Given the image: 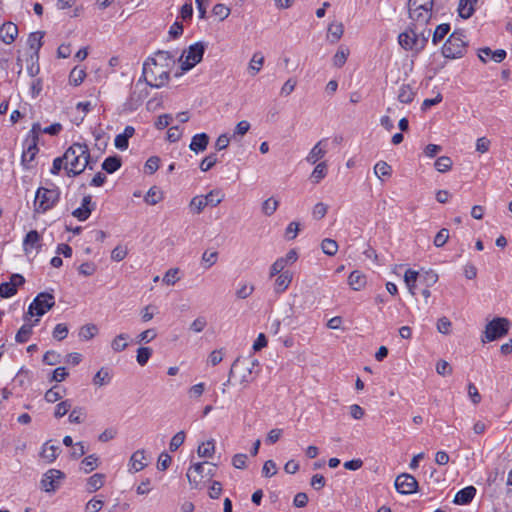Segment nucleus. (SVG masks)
<instances>
[{"instance_id":"3c124183","label":"nucleus","mask_w":512,"mask_h":512,"mask_svg":"<svg viewBox=\"0 0 512 512\" xmlns=\"http://www.w3.org/2000/svg\"><path fill=\"white\" fill-rule=\"evenodd\" d=\"M220 191L213 190L210 191L207 195H203L204 200L207 202V206L216 207L223 200V196L220 195Z\"/></svg>"},{"instance_id":"9b49d317","label":"nucleus","mask_w":512,"mask_h":512,"mask_svg":"<svg viewBox=\"0 0 512 512\" xmlns=\"http://www.w3.org/2000/svg\"><path fill=\"white\" fill-rule=\"evenodd\" d=\"M400 46L405 50H415L419 44V37L413 29L400 33L398 36Z\"/></svg>"},{"instance_id":"c85d7f7f","label":"nucleus","mask_w":512,"mask_h":512,"mask_svg":"<svg viewBox=\"0 0 512 512\" xmlns=\"http://www.w3.org/2000/svg\"><path fill=\"white\" fill-rule=\"evenodd\" d=\"M415 97V93L410 85H401L398 93V100L403 104H410Z\"/></svg>"},{"instance_id":"69168bd1","label":"nucleus","mask_w":512,"mask_h":512,"mask_svg":"<svg viewBox=\"0 0 512 512\" xmlns=\"http://www.w3.org/2000/svg\"><path fill=\"white\" fill-rule=\"evenodd\" d=\"M160 159L157 156L150 157L145 163V172L147 174H154L159 168Z\"/></svg>"},{"instance_id":"f704fd0d","label":"nucleus","mask_w":512,"mask_h":512,"mask_svg":"<svg viewBox=\"0 0 512 512\" xmlns=\"http://www.w3.org/2000/svg\"><path fill=\"white\" fill-rule=\"evenodd\" d=\"M374 173L379 179H382L391 176L392 168L387 162L379 161L374 166Z\"/></svg>"},{"instance_id":"e433bc0d","label":"nucleus","mask_w":512,"mask_h":512,"mask_svg":"<svg viewBox=\"0 0 512 512\" xmlns=\"http://www.w3.org/2000/svg\"><path fill=\"white\" fill-rule=\"evenodd\" d=\"M215 450L214 440H208L198 446L197 452L200 457H211Z\"/></svg>"},{"instance_id":"7ed1b4c3","label":"nucleus","mask_w":512,"mask_h":512,"mask_svg":"<svg viewBox=\"0 0 512 512\" xmlns=\"http://www.w3.org/2000/svg\"><path fill=\"white\" fill-rule=\"evenodd\" d=\"M468 43L463 30H455L442 47V55L448 59H457L464 56Z\"/></svg>"},{"instance_id":"473e14b6","label":"nucleus","mask_w":512,"mask_h":512,"mask_svg":"<svg viewBox=\"0 0 512 512\" xmlns=\"http://www.w3.org/2000/svg\"><path fill=\"white\" fill-rule=\"evenodd\" d=\"M263 63L264 56L259 52L254 53L249 63V71L252 76H255L261 70Z\"/></svg>"},{"instance_id":"6e6552de","label":"nucleus","mask_w":512,"mask_h":512,"mask_svg":"<svg viewBox=\"0 0 512 512\" xmlns=\"http://www.w3.org/2000/svg\"><path fill=\"white\" fill-rule=\"evenodd\" d=\"M206 45L203 42H196L189 46L186 59L181 64L183 71H189L203 59Z\"/></svg>"},{"instance_id":"cd10ccee","label":"nucleus","mask_w":512,"mask_h":512,"mask_svg":"<svg viewBox=\"0 0 512 512\" xmlns=\"http://www.w3.org/2000/svg\"><path fill=\"white\" fill-rule=\"evenodd\" d=\"M163 199V194L157 186H152L144 196V201L148 205H156Z\"/></svg>"},{"instance_id":"774afa93","label":"nucleus","mask_w":512,"mask_h":512,"mask_svg":"<svg viewBox=\"0 0 512 512\" xmlns=\"http://www.w3.org/2000/svg\"><path fill=\"white\" fill-rule=\"evenodd\" d=\"M128 253V249L126 246L124 245H118L117 247H115L111 253V258L112 260L114 261H121L123 260L126 255Z\"/></svg>"},{"instance_id":"de8ad7c7","label":"nucleus","mask_w":512,"mask_h":512,"mask_svg":"<svg viewBox=\"0 0 512 512\" xmlns=\"http://www.w3.org/2000/svg\"><path fill=\"white\" fill-rule=\"evenodd\" d=\"M153 350L150 347H140L137 350L136 360L139 365L144 366L151 357Z\"/></svg>"},{"instance_id":"8fccbe9b","label":"nucleus","mask_w":512,"mask_h":512,"mask_svg":"<svg viewBox=\"0 0 512 512\" xmlns=\"http://www.w3.org/2000/svg\"><path fill=\"white\" fill-rule=\"evenodd\" d=\"M97 331H98V329H97L96 325L87 324V325H84L83 327H81V329L79 331V337L83 340H89V339H92L96 335Z\"/></svg>"},{"instance_id":"1a4fd4ad","label":"nucleus","mask_w":512,"mask_h":512,"mask_svg":"<svg viewBox=\"0 0 512 512\" xmlns=\"http://www.w3.org/2000/svg\"><path fill=\"white\" fill-rule=\"evenodd\" d=\"M395 488L400 494H412L417 491L418 482L410 474H401L395 480Z\"/></svg>"},{"instance_id":"49530a36","label":"nucleus","mask_w":512,"mask_h":512,"mask_svg":"<svg viewBox=\"0 0 512 512\" xmlns=\"http://www.w3.org/2000/svg\"><path fill=\"white\" fill-rule=\"evenodd\" d=\"M437 281L438 274L433 270H429L423 274H420V282L423 283L425 287H432Z\"/></svg>"},{"instance_id":"79ce46f5","label":"nucleus","mask_w":512,"mask_h":512,"mask_svg":"<svg viewBox=\"0 0 512 512\" xmlns=\"http://www.w3.org/2000/svg\"><path fill=\"white\" fill-rule=\"evenodd\" d=\"M189 207L194 213L200 214L207 207V202L203 195L195 196L191 199Z\"/></svg>"},{"instance_id":"4468645a","label":"nucleus","mask_w":512,"mask_h":512,"mask_svg":"<svg viewBox=\"0 0 512 512\" xmlns=\"http://www.w3.org/2000/svg\"><path fill=\"white\" fill-rule=\"evenodd\" d=\"M476 492V488L472 485L464 487L456 493L453 502L457 505H467L472 502Z\"/></svg>"},{"instance_id":"4c0bfd02","label":"nucleus","mask_w":512,"mask_h":512,"mask_svg":"<svg viewBox=\"0 0 512 512\" xmlns=\"http://www.w3.org/2000/svg\"><path fill=\"white\" fill-rule=\"evenodd\" d=\"M327 174V165L325 162L318 163L311 174L313 183H319Z\"/></svg>"},{"instance_id":"dca6fc26","label":"nucleus","mask_w":512,"mask_h":512,"mask_svg":"<svg viewBox=\"0 0 512 512\" xmlns=\"http://www.w3.org/2000/svg\"><path fill=\"white\" fill-rule=\"evenodd\" d=\"M209 143V136L207 133L202 132L195 134L190 142L189 148L195 153H200L206 150Z\"/></svg>"},{"instance_id":"412c9836","label":"nucleus","mask_w":512,"mask_h":512,"mask_svg":"<svg viewBox=\"0 0 512 512\" xmlns=\"http://www.w3.org/2000/svg\"><path fill=\"white\" fill-rule=\"evenodd\" d=\"M292 281V273L288 270L282 272L275 280V292L282 293L284 292L290 285Z\"/></svg>"},{"instance_id":"6e6d98bb","label":"nucleus","mask_w":512,"mask_h":512,"mask_svg":"<svg viewBox=\"0 0 512 512\" xmlns=\"http://www.w3.org/2000/svg\"><path fill=\"white\" fill-rule=\"evenodd\" d=\"M218 162L217 155L215 153H211L206 156L200 163V170L203 172H207L210 170L216 163Z\"/></svg>"},{"instance_id":"5fc2aeb1","label":"nucleus","mask_w":512,"mask_h":512,"mask_svg":"<svg viewBox=\"0 0 512 512\" xmlns=\"http://www.w3.org/2000/svg\"><path fill=\"white\" fill-rule=\"evenodd\" d=\"M212 14L217 16L220 21L225 20L230 15V8L225 4L218 3L214 5L212 9Z\"/></svg>"},{"instance_id":"2eb2a0df","label":"nucleus","mask_w":512,"mask_h":512,"mask_svg":"<svg viewBox=\"0 0 512 512\" xmlns=\"http://www.w3.org/2000/svg\"><path fill=\"white\" fill-rule=\"evenodd\" d=\"M18 35V27L12 22H6L0 27V39L5 44H11Z\"/></svg>"},{"instance_id":"37998d69","label":"nucleus","mask_w":512,"mask_h":512,"mask_svg":"<svg viewBox=\"0 0 512 512\" xmlns=\"http://www.w3.org/2000/svg\"><path fill=\"white\" fill-rule=\"evenodd\" d=\"M64 389L59 386H54L45 393V400L49 403H54L63 397Z\"/></svg>"},{"instance_id":"2f4dec72","label":"nucleus","mask_w":512,"mask_h":512,"mask_svg":"<svg viewBox=\"0 0 512 512\" xmlns=\"http://www.w3.org/2000/svg\"><path fill=\"white\" fill-rule=\"evenodd\" d=\"M155 59H158V62H162V65H165L168 69L175 63L174 55L169 51L159 50L155 53Z\"/></svg>"},{"instance_id":"a19ab883","label":"nucleus","mask_w":512,"mask_h":512,"mask_svg":"<svg viewBox=\"0 0 512 512\" xmlns=\"http://www.w3.org/2000/svg\"><path fill=\"white\" fill-rule=\"evenodd\" d=\"M450 31V25L443 23L436 27L433 36L432 42L433 44H438Z\"/></svg>"},{"instance_id":"f3484780","label":"nucleus","mask_w":512,"mask_h":512,"mask_svg":"<svg viewBox=\"0 0 512 512\" xmlns=\"http://www.w3.org/2000/svg\"><path fill=\"white\" fill-rule=\"evenodd\" d=\"M37 143L38 142H34V140H25V149L22 153V163L26 168H30L29 163L34 160L38 152Z\"/></svg>"},{"instance_id":"58836bf2","label":"nucleus","mask_w":512,"mask_h":512,"mask_svg":"<svg viewBox=\"0 0 512 512\" xmlns=\"http://www.w3.org/2000/svg\"><path fill=\"white\" fill-rule=\"evenodd\" d=\"M121 166V159L117 156H111L104 160L102 168L107 173L115 172Z\"/></svg>"},{"instance_id":"338daca9","label":"nucleus","mask_w":512,"mask_h":512,"mask_svg":"<svg viewBox=\"0 0 512 512\" xmlns=\"http://www.w3.org/2000/svg\"><path fill=\"white\" fill-rule=\"evenodd\" d=\"M60 361L61 355L55 351H47L43 356V362L47 365H56Z\"/></svg>"},{"instance_id":"393cba45","label":"nucleus","mask_w":512,"mask_h":512,"mask_svg":"<svg viewBox=\"0 0 512 512\" xmlns=\"http://www.w3.org/2000/svg\"><path fill=\"white\" fill-rule=\"evenodd\" d=\"M417 280L420 281V274L418 271L407 269L404 274V281L405 284L409 290V292L412 295H415V288H416V282Z\"/></svg>"},{"instance_id":"864d4df0","label":"nucleus","mask_w":512,"mask_h":512,"mask_svg":"<svg viewBox=\"0 0 512 512\" xmlns=\"http://www.w3.org/2000/svg\"><path fill=\"white\" fill-rule=\"evenodd\" d=\"M278 205L279 202L276 199L268 198L262 204V212L267 216H271L277 210Z\"/></svg>"},{"instance_id":"39448f33","label":"nucleus","mask_w":512,"mask_h":512,"mask_svg":"<svg viewBox=\"0 0 512 512\" xmlns=\"http://www.w3.org/2000/svg\"><path fill=\"white\" fill-rule=\"evenodd\" d=\"M434 0H408L409 17L413 21L427 23L432 16Z\"/></svg>"},{"instance_id":"b1692460","label":"nucleus","mask_w":512,"mask_h":512,"mask_svg":"<svg viewBox=\"0 0 512 512\" xmlns=\"http://www.w3.org/2000/svg\"><path fill=\"white\" fill-rule=\"evenodd\" d=\"M344 33V26L341 22L331 23L328 27L327 38L331 43H336Z\"/></svg>"},{"instance_id":"423d86ee","label":"nucleus","mask_w":512,"mask_h":512,"mask_svg":"<svg viewBox=\"0 0 512 512\" xmlns=\"http://www.w3.org/2000/svg\"><path fill=\"white\" fill-rule=\"evenodd\" d=\"M510 322L503 317H496L490 321L481 337L483 343L495 341L505 336L509 331Z\"/></svg>"},{"instance_id":"a211bd4d","label":"nucleus","mask_w":512,"mask_h":512,"mask_svg":"<svg viewBox=\"0 0 512 512\" xmlns=\"http://www.w3.org/2000/svg\"><path fill=\"white\" fill-rule=\"evenodd\" d=\"M366 283L367 278L365 274L359 270L352 271L348 277V284L354 291H360L366 286Z\"/></svg>"},{"instance_id":"4be33fe9","label":"nucleus","mask_w":512,"mask_h":512,"mask_svg":"<svg viewBox=\"0 0 512 512\" xmlns=\"http://www.w3.org/2000/svg\"><path fill=\"white\" fill-rule=\"evenodd\" d=\"M326 139H321L309 152L307 161L311 164H315L318 160L323 158L326 154V150L322 148V145L326 143Z\"/></svg>"},{"instance_id":"bf43d9fd","label":"nucleus","mask_w":512,"mask_h":512,"mask_svg":"<svg viewBox=\"0 0 512 512\" xmlns=\"http://www.w3.org/2000/svg\"><path fill=\"white\" fill-rule=\"evenodd\" d=\"M112 349L116 352L123 351L128 346L127 337L125 334L118 335L113 341H112Z\"/></svg>"},{"instance_id":"ea45409f","label":"nucleus","mask_w":512,"mask_h":512,"mask_svg":"<svg viewBox=\"0 0 512 512\" xmlns=\"http://www.w3.org/2000/svg\"><path fill=\"white\" fill-rule=\"evenodd\" d=\"M452 165L453 161L448 156H441L434 163L435 169L440 173L448 172Z\"/></svg>"},{"instance_id":"c03bdc74","label":"nucleus","mask_w":512,"mask_h":512,"mask_svg":"<svg viewBox=\"0 0 512 512\" xmlns=\"http://www.w3.org/2000/svg\"><path fill=\"white\" fill-rule=\"evenodd\" d=\"M348 55V48H340L333 56V65L337 68H341L346 63Z\"/></svg>"},{"instance_id":"aec40b11","label":"nucleus","mask_w":512,"mask_h":512,"mask_svg":"<svg viewBox=\"0 0 512 512\" xmlns=\"http://www.w3.org/2000/svg\"><path fill=\"white\" fill-rule=\"evenodd\" d=\"M148 464L144 451H136L130 456V466L135 472L144 469Z\"/></svg>"},{"instance_id":"a878e982","label":"nucleus","mask_w":512,"mask_h":512,"mask_svg":"<svg viewBox=\"0 0 512 512\" xmlns=\"http://www.w3.org/2000/svg\"><path fill=\"white\" fill-rule=\"evenodd\" d=\"M259 366V361L257 359L251 360V366L247 368V373L242 375L240 379V384L246 388L250 383H252L255 380L256 375L258 374V371L255 372L254 368Z\"/></svg>"},{"instance_id":"c9c22d12","label":"nucleus","mask_w":512,"mask_h":512,"mask_svg":"<svg viewBox=\"0 0 512 512\" xmlns=\"http://www.w3.org/2000/svg\"><path fill=\"white\" fill-rule=\"evenodd\" d=\"M321 249L324 254L334 256L338 251V243L331 238H325L321 242Z\"/></svg>"},{"instance_id":"680f3d73","label":"nucleus","mask_w":512,"mask_h":512,"mask_svg":"<svg viewBox=\"0 0 512 512\" xmlns=\"http://www.w3.org/2000/svg\"><path fill=\"white\" fill-rule=\"evenodd\" d=\"M449 239V230L442 228L434 237V245L436 247H443Z\"/></svg>"},{"instance_id":"0eeeda50","label":"nucleus","mask_w":512,"mask_h":512,"mask_svg":"<svg viewBox=\"0 0 512 512\" xmlns=\"http://www.w3.org/2000/svg\"><path fill=\"white\" fill-rule=\"evenodd\" d=\"M55 305L53 294L48 292L39 293L28 307L27 314L41 317Z\"/></svg>"},{"instance_id":"13d9d810","label":"nucleus","mask_w":512,"mask_h":512,"mask_svg":"<svg viewBox=\"0 0 512 512\" xmlns=\"http://www.w3.org/2000/svg\"><path fill=\"white\" fill-rule=\"evenodd\" d=\"M85 420V411L82 407H76L74 408L71 413L69 414V421L71 423H77L80 424L84 422Z\"/></svg>"},{"instance_id":"f257e3e1","label":"nucleus","mask_w":512,"mask_h":512,"mask_svg":"<svg viewBox=\"0 0 512 512\" xmlns=\"http://www.w3.org/2000/svg\"><path fill=\"white\" fill-rule=\"evenodd\" d=\"M145 85L151 88H161L165 86L170 79V69L158 62V59L149 57L143 64L142 75L136 84V89L142 86L141 80Z\"/></svg>"},{"instance_id":"bb28decb","label":"nucleus","mask_w":512,"mask_h":512,"mask_svg":"<svg viewBox=\"0 0 512 512\" xmlns=\"http://www.w3.org/2000/svg\"><path fill=\"white\" fill-rule=\"evenodd\" d=\"M105 482V475L102 473H96L88 478L87 480V491L93 493L99 490Z\"/></svg>"},{"instance_id":"4d7b16f0","label":"nucleus","mask_w":512,"mask_h":512,"mask_svg":"<svg viewBox=\"0 0 512 512\" xmlns=\"http://www.w3.org/2000/svg\"><path fill=\"white\" fill-rule=\"evenodd\" d=\"M185 441V432H177L169 443V449L171 452H175Z\"/></svg>"},{"instance_id":"09e8293b","label":"nucleus","mask_w":512,"mask_h":512,"mask_svg":"<svg viewBox=\"0 0 512 512\" xmlns=\"http://www.w3.org/2000/svg\"><path fill=\"white\" fill-rule=\"evenodd\" d=\"M81 465L84 472L89 473L98 466V458L94 454L89 455L82 460Z\"/></svg>"},{"instance_id":"20e7f679","label":"nucleus","mask_w":512,"mask_h":512,"mask_svg":"<svg viewBox=\"0 0 512 512\" xmlns=\"http://www.w3.org/2000/svg\"><path fill=\"white\" fill-rule=\"evenodd\" d=\"M60 199V190L58 187L37 189L34 200V212L42 214L52 209Z\"/></svg>"},{"instance_id":"6ab92c4d","label":"nucleus","mask_w":512,"mask_h":512,"mask_svg":"<svg viewBox=\"0 0 512 512\" xmlns=\"http://www.w3.org/2000/svg\"><path fill=\"white\" fill-rule=\"evenodd\" d=\"M40 234L36 230H31L28 232L23 240V248L25 253H29L34 248H38L40 246Z\"/></svg>"},{"instance_id":"a18cd8bd","label":"nucleus","mask_w":512,"mask_h":512,"mask_svg":"<svg viewBox=\"0 0 512 512\" xmlns=\"http://www.w3.org/2000/svg\"><path fill=\"white\" fill-rule=\"evenodd\" d=\"M179 273V268H170L168 271H166L162 278L163 283L169 286L174 285L177 281L180 280Z\"/></svg>"},{"instance_id":"0e129e2a","label":"nucleus","mask_w":512,"mask_h":512,"mask_svg":"<svg viewBox=\"0 0 512 512\" xmlns=\"http://www.w3.org/2000/svg\"><path fill=\"white\" fill-rule=\"evenodd\" d=\"M68 332L67 325L60 323L55 326L52 335L54 339L61 341L67 337Z\"/></svg>"},{"instance_id":"052dcab7","label":"nucleus","mask_w":512,"mask_h":512,"mask_svg":"<svg viewBox=\"0 0 512 512\" xmlns=\"http://www.w3.org/2000/svg\"><path fill=\"white\" fill-rule=\"evenodd\" d=\"M179 16L183 21H190L192 19L193 6L191 0H188L182 5Z\"/></svg>"},{"instance_id":"e2e57ef3","label":"nucleus","mask_w":512,"mask_h":512,"mask_svg":"<svg viewBox=\"0 0 512 512\" xmlns=\"http://www.w3.org/2000/svg\"><path fill=\"white\" fill-rule=\"evenodd\" d=\"M277 473V465L273 460H267L262 467V475L270 478Z\"/></svg>"},{"instance_id":"7c9ffc66","label":"nucleus","mask_w":512,"mask_h":512,"mask_svg":"<svg viewBox=\"0 0 512 512\" xmlns=\"http://www.w3.org/2000/svg\"><path fill=\"white\" fill-rule=\"evenodd\" d=\"M59 446L46 443L41 452V457L47 462H53L58 456Z\"/></svg>"},{"instance_id":"9d476101","label":"nucleus","mask_w":512,"mask_h":512,"mask_svg":"<svg viewBox=\"0 0 512 512\" xmlns=\"http://www.w3.org/2000/svg\"><path fill=\"white\" fill-rule=\"evenodd\" d=\"M64 478V473L57 469H50L45 474L41 481L42 488L46 492L54 491L61 479Z\"/></svg>"},{"instance_id":"ddd939ff","label":"nucleus","mask_w":512,"mask_h":512,"mask_svg":"<svg viewBox=\"0 0 512 512\" xmlns=\"http://www.w3.org/2000/svg\"><path fill=\"white\" fill-rule=\"evenodd\" d=\"M95 204L92 203V197L90 195L85 196L82 199L81 206L72 212V215L80 221H85L90 216Z\"/></svg>"},{"instance_id":"72a5a7b5","label":"nucleus","mask_w":512,"mask_h":512,"mask_svg":"<svg viewBox=\"0 0 512 512\" xmlns=\"http://www.w3.org/2000/svg\"><path fill=\"white\" fill-rule=\"evenodd\" d=\"M474 11V3L459 0L458 12L461 18L469 19L473 15Z\"/></svg>"},{"instance_id":"5701e85b","label":"nucleus","mask_w":512,"mask_h":512,"mask_svg":"<svg viewBox=\"0 0 512 512\" xmlns=\"http://www.w3.org/2000/svg\"><path fill=\"white\" fill-rule=\"evenodd\" d=\"M39 319H36L32 324H24L21 326V328L18 330L15 340L18 343H26L33 332V326H35L38 323Z\"/></svg>"},{"instance_id":"603ef678","label":"nucleus","mask_w":512,"mask_h":512,"mask_svg":"<svg viewBox=\"0 0 512 512\" xmlns=\"http://www.w3.org/2000/svg\"><path fill=\"white\" fill-rule=\"evenodd\" d=\"M110 381L109 371L105 368H101L94 376L93 383L97 386H103Z\"/></svg>"},{"instance_id":"f8f14e48","label":"nucleus","mask_w":512,"mask_h":512,"mask_svg":"<svg viewBox=\"0 0 512 512\" xmlns=\"http://www.w3.org/2000/svg\"><path fill=\"white\" fill-rule=\"evenodd\" d=\"M205 464H207V462L195 463L192 466H190V468L188 469L186 476L188 478V481H189L190 485L193 488H197L198 484L203 479V477H204V475H203V473H204V465Z\"/></svg>"},{"instance_id":"f03ea898","label":"nucleus","mask_w":512,"mask_h":512,"mask_svg":"<svg viewBox=\"0 0 512 512\" xmlns=\"http://www.w3.org/2000/svg\"><path fill=\"white\" fill-rule=\"evenodd\" d=\"M64 169L70 177L81 174L86 167L90 166V153L88 146L82 143H74L64 153Z\"/></svg>"},{"instance_id":"c756f323","label":"nucleus","mask_w":512,"mask_h":512,"mask_svg":"<svg viewBox=\"0 0 512 512\" xmlns=\"http://www.w3.org/2000/svg\"><path fill=\"white\" fill-rule=\"evenodd\" d=\"M44 37V33L41 31L33 32L29 35L27 44L30 47L31 50L35 52V54H38V51L42 47V39Z\"/></svg>"}]
</instances>
